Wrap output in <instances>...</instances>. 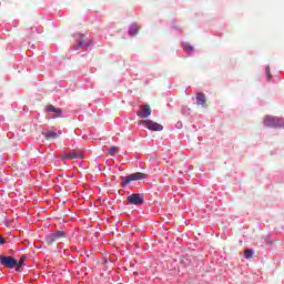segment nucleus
Here are the masks:
<instances>
[{"label": "nucleus", "mask_w": 284, "mask_h": 284, "mask_svg": "<svg viewBox=\"0 0 284 284\" xmlns=\"http://www.w3.org/2000/svg\"><path fill=\"white\" fill-rule=\"evenodd\" d=\"M47 112H52L53 114H55L54 116H53V119H57L58 116H60L61 114H63V109H61V108H57V106H54V105H49V106H47Z\"/></svg>", "instance_id": "8"}, {"label": "nucleus", "mask_w": 284, "mask_h": 284, "mask_svg": "<svg viewBox=\"0 0 284 284\" xmlns=\"http://www.w3.org/2000/svg\"><path fill=\"white\" fill-rule=\"evenodd\" d=\"M116 152H119V148H116V146H111V148L108 150V153H109L111 156H114V154H116Z\"/></svg>", "instance_id": "15"}, {"label": "nucleus", "mask_w": 284, "mask_h": 284, "mask_svg": "<svg viewBox=\"0 0 284 284\" xmlns=\"http://www.w3.org/2000/svg\"><path fill=\"white\" fill-rule=\"evenodd\" d=\"M184 50H186V52H192V50H194V47L190 44H184Z\"/></svg>", "instance_id": "18"}, {"label": "nucleus", "mask_w": 284, "mask_h": 284, "mask_svg": "<svg viewBox=\"0 0 284 284\" xmlns=\"http://www.w3.org/2000/svg\"><path fill=\"white\" fill-rule=\"evenodd\" d=\"M68 234H65V231H54L53 233H50L45 236L44 241L47 245H54L57 241H61L62 239H65Z\"/></svg>", "instance_id": "1"}, {"label": "nucleus", "mask_w": 284, "mask_h": 284, "mask_svg": "<svg viewBox=\"0 0 284 284\" xmlns=\"http://www.w3.org/2000/svg\"><path fill=\"white\" fill-rule=\"evenodd\" d=\"M85 43V40L81 39L79 42H78V45L74 47V50H79V48H81V45H84Z\"/></svg>", "instance_id": "16"}, {"label": "nucleus", "mask_w": 284, "mask_h": 284, "mask_svg": "<svg viewBox=\"0 0 284 284\" xmlns=\"http://www.w3.org/2000/svg\"><path fill=\"white\" fill-rule=\"evenodd\" d=\"M129 34L131 37H136L139 34V28H136V26L131 27V29L129 30Z\"/></svg>", "instance_id": "13"}, {"label": "nucleus", "mask_w": 284, "mask_h": 284, "mask_svg": "<svg viewBox=\"0 0 284 284\" xmlns=\"http://www.w3.org/2000/svg\"><path fill=\"white\" fill-rule=\"evenodd\" d=\"M138 125H144L151 132H161L163 130V125L152 121V120H140L138 121Z\"/></svg>", "instance_id": "3"}, {"label": "nucleus", "mask_w": 284, "mask_h": 284, "mask_svg": "<svg viewBox=\"0 0 284 284\" xmlns=\"http://www.w3.org/2000/svg\"><path fill=\"white\" fill-rule=\"evenodd\" d=\"M196 102H197V105H202V108H207V104H206L207 100L204 93L196 94Z\"/></svg>", "instance_id": "9"}, {"label": "nucleus", "mask_w": 284, "mask_h": 284, "mask_svg": "<svg viewBox=\"0 0 284 284\" xmlns=\"http://www.w3.org/2000/svg\"><path fill=\"white\" fill-rule=\"evenodd\" d=\"M44 136L48 141H50V139H57L59 136V133L54 131H47L44 133Z\"/></svg>", "instance_id": "11"}, {"label": "nucleus", "mask_w": 284, "mask_h": 284, "mask_svg": "<svg viewBox=\"0 0 284 284\" xmlns=\"http://www.w3.org/2000/svg\"><path fill=\"white\" fill-rule=\"evenodd\" d=\"M145 179H148V175H145V173L136 172V173L130 174L128 178L122 176L123 182L121 183V185L125 187V185H130L132 181H143Z\"/></svg>", "instance_id": "2"}, {"label": "nucleus", "mask_w": 284, "mask_h": 284, "mask_svg": "<svg viewBox=\"0 0 284 284\" xmlns=\"http://www.w3.org/2000/svg\"><path fill=\"white\" fill-rule=\"evenodd\" d=\"M265 72H266L268 81L272 80V73H270V67H266Z\"/></svg>", "instance_id": "19"}, {"label": "nucleus", "mask_w": 284, "mask_h": 284, "mask_svg": "<svg viewBox=\"0 0 284 284\" xmlns=\"http://www.w3.org/2000/svg\"><path fill=\"white\" fill-rule=\"evenodd\" d=\"M0 265L9 270H14L17 267V260L12 256L0 255Z\"/></svg>", "instance_id": "4"}, {"label": "nucleus", "mask_w": 284, "mask_h": 284, "mask_svg": "<svg viewBox=\"0 0 284 284\" xmlns=\"http://www.w3.org/2000/svg\"><path fill=\"white\" fill-rule=\"evenodd\" d=\"M68 159H72L71 153H64V154L61 156V160H62V161H65V160H68Z\"/></svg>", "instance_id": "17"}, {"label": "nucleus", "mask_w": 284, "mask_h": 284, "mask_svg": "<svg viewBox=\"0 0 284 284\" xmlns=\"http://www.w3.org/2000/svg\"><path fill=\"white\" fill-rule=\"evenodd\" d=\"M26 255H22L19 260V262H17V265H16V270H21V267H23V264L26 263Z\"/></svg>", "instance_id": "12"}, {"label": "nucleus", "mask_w": 284, "mask_h": 284, "mask_svg": "<svg viewBox=\"0 0 284 284\" xmlns=\"http://www.w3.org/2000/svg\"><path fill=\"white\" fill-rule=\"evenodd\" d=\"M70 154H71L72 160L83 159V151H81V150L73 149Z\"/></svg>", "instance_id": "10"}, {"label": "nucleus", "mask_w": 284, "mask_h": 284, "mask_svg": "<svg viewBox=\"0 0 284 284\" xmlns=\"http://www.w3.org/2000/svg\"><path fill=\"white\" fill-rule=\"evenodd\" d=\"M264 125L265 128H281L283 122L278 118L265 116Z\"/></svg>", "instance_id": "5"}, {"label": "nucleus", "mask_w": 284, "mask_h": 284, "mask_svg": "<svg viewBox=\"0 0 284 284\" xmlns=\"http://www.w3.org/2000/svg\"><path fill=\"white\" fill-rule=\"evenodd\" d=\"M130 205H143V194L133 193L126 197Z\"/></svg>", "instance_id": "6"}, {"label": "nucleus", "mask_w": 284, "mask_h": 284, "mask_svg": "<svg viewBox=\"0 0 284 284\" xmlns=\"http://www.w3.org/2000/svg\"><path fill=\"white\" fill-rule=\"evenodd\" d=\"M152 109L149 104L140 106V111L138 112V116H140V119H150Z\"/></svg>", "instance_id": "7"}, {"label": "nucleus", "mask_w": 284, "mask_h": 284, "mask_svg": "<svg viewBox=\"0 0 284 284\" xmlns=\"http://www.w3.org/2000/svg\"><path fill=\"white\" fill-rule=\"evenodd\" d=\"M0 245H6V239H3V236L0 235Z\"/></svg>", "instance_id": "20"}, {"label": "nucleus", "mask_w": 284, "mask_h": 284, "mask_svg": "<svg viewBox=\"0 0 284 284\" xmlns=\"http://www.w3.org/2000/svg\"><path fill=\"white\" fill-rule=\"evenodd\" d=\"M244 256L245 258H252V256H254V252L251 248H246L244 251Z\"/></svg>", "instance_id": "14"}]
</instances>
